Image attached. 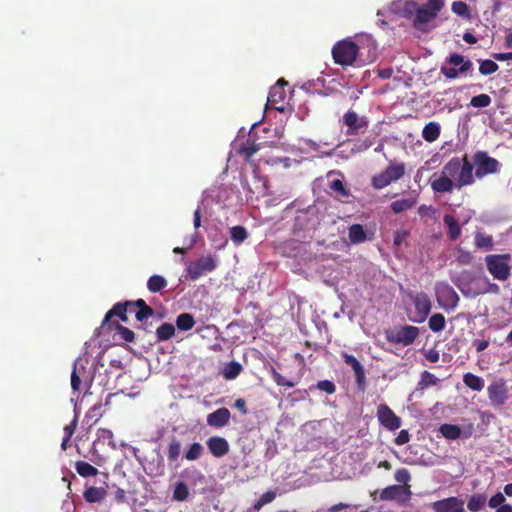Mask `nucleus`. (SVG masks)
Returning a JSON list of instances; mask_svg holds the SVG:
<instances>
[{
  "mask_svg": "<svg viewBox=\"0 0 512 512\" xmlns=\"http://www.w3.org/2000/svg\"><path fill=\"white\" fill-rule=\"evenodd\" d=\"M416 203L417 197L413 196L393 201L390 205V208L395 214H399L411 209L412 207L415 206Z\"/></svg>",
  "mask_w": 512,
  "mask_h": 512,
  "instance_id": "b1692460",
  "label": "nucleus"
},
{
  "mask_svg": "<svg viewBox=\"0 0 512 512\" xmlns=\"http://www.w3.org/2000/svg\"><path fill=\"white\" fill-rule=\"evenodd\" d=\"M444 293L446 295V299H447L448 305L451 308H455L457 306L458 301H459V296L457 295L455 290L452 287L447 285L445 287Z\"/></svg>",
  "mask_w": 512,
  "mask_h": 512,
  "instance_id": "8fccbe9b",
  "label": "nucleus"
},
{
  "mask_svg": "<svg viewBox=\"0 0 512 512\" xmlns=\"http://www.w3.org/2000/svg\"><path fill=\"white\" fill-rule=\"evenodd\" d=\"M445 63L452 66L443 65L440 69L441 74L447 79H456L459 74L468 72L473 66L471 60L465 59L464 56L457 53L450 54L446 58Z\"/></svg>",
  "mask_w": 512,
  "mask_h": 512,
  "instance_id": "0eeeda50",
  "label": "nucleus"
},
{
  "mask_svg": "<svg viewBox=\"0 0 512 512\" xmlns=\"http://www.w3.org/2000/svg\"><path fill=\"white\" fill-rule=\"evenodd\" d=\"M77 423H78V418H77V416H75L73 418V420L64 427V434H65L64 437L65 438L71 439V437L73 436V434L77 428Z\"/></svg>",
  "mask_w": 512,
  "mask_h": 512,
  "instance_id": "052dcab7",
  "label": "nucleus"
},
{
  "mask_svg": "<svg viewBox=\"0 0 512 512\" xmlns=\"http://www.w3.org/2000/svg\"><path fill=\"white\" fill-rule=\"evenodd\" d=\"M440 132H441L440 124L432 121V122L427 123L424 126V128L422 130V137L425 141L432 143L439 138Z\"/></svg>",
  "mask_w": 512,
  "mask_h": 512,
  "instance_id": "4be33fe9",
  "label": "nucleus"
},
{
  "mask_svg": "<svg viewBox=\"0 0 512 512\" xmlns=\"http://www.w3.org/2000/svg\"><path fill=\"white\" fill-rule=\"evenodd\" d=\"M230 418L231 413L229 409L222 407L208 414L206 421L211 427L222 428L229 423Z\"/></svg>",
  "mask_w": 512,
  "mask_h": 512,
  "instance_id": "f3484780",
  "label": "nucleus"
},
{
  "mask_svg": "<svg viewBox=\"0 0 512 512\" xmlns=\"http://www.w3.org/2000/svg\"><path fill=\"white\" fill-rule=\"evenodd\" d=\"M75 469L80 476L85 478L96 476L99 473L96 467L85 461H77L75 463Z\"/></svg>",
  "mask_w": 512,
  "mask_h": 512,
  "instance_id": "7c9ffc66",
  "label": "nucleus"
},
{
  "mask_svg": "<svg viewBox=\"0 0 512 512\" xmlns=\"http://www.w3.org/2000/svg\"><path fill=\"white\" fill-rule=\"evenodd\" d=\"M418 4L415 1H406L403 8V14L405 17H410L411 15H416V9H418Z\"/></svg>",
  "mask_w": 512,
  "mask_h": 512,
  "instance_id": "bf43d9fd",
  "label": "nucleus"
},
{
  "mask_svg": "<svg viewBox=\"0 0 512 512\" xmlns=\"http://www.w3.org/2000/svg\"><path fill=\"white\" fill-rule=\"evenodd\" d=\"M181 452V443L176 438H173L167 447V458L170 463H174L178 460Z\"/></svg>",
  "mask_w": 512,
  "mask_h": 512,
  "instance_id": "72a5a7b5",
  "label": "nucleus"
},
{
  "mask_svg": "<svg viewBox=\"0 0 512 512\" xmlns=\"http://www.w3.org/2000/svg\"><path fill=\"white\" fill-rule=\"evenodd\" d=\"M460 499L457 497H449L439 501H435L432 504V508L435 512H453L456 506H459Z\"/></svg>",
  "mask_w": 512,
  "mask_h": 512,
  "instance_id": "412c9836",
  "label": "nucleus"
},
{
  "mask_svg": "<svg viewBox=\"0 0 512 512\" xmlns=\"http://www.w3.org/2000/svg\"><path fill=\"white\" fill-rule=\"evenodd\" d=\"M487 393L489 400L495 406H502L508 399V388L503 379L492 382L488 388Z\"/></svg>",
  "mask_w": 512,
  "mask_h": 512,
  "instance_id": "ddd939ff",
  "label": "nucleus"
},
{
  "mask_svg": "<svg viewBox=\"0 0 512 512\" xmlns=\"http://www.w3.org/2000/svg\"><path fill=\"white\" fill-rule=\"evenodd\" d=\"M376 416L380 425L389 431H395L401 427V418L387 404L378 405Z\"/></svg>",
  "mask_w": 512,
  "mask_h": 512,
  "instance_id": "9b49d317",
  "label": "nucleus"
},
{
  "mask_svg": "<svg viewBox=\"0 0 512 512\" xmlns=\"http://www.w3.org/2000/svg\"><path fill=\"white\" fill-rule=\"evenodd\" d=\"M344 362L351 367L355 375V382L359 390L364 391L366 388V375L362 364L351 354L343 352L341 354Z\"/></svg>",
  "mask_w": 512,
  "mask_h": 512,
  "instance_id": "2eb2a0df",
  "label": "nucleus"
},
{
  "mask_svg": "<svg viewBox=\"0 0 512 512\" xmlns=\"http://www.w3.org/2000/svg\"><path fill=\"white\" fill-rule=\"evenodd\" d=\"M189 497V489L188 486L180 481L175 484L174 490H173V499L179 502H183L187 500Z\"/></svg>",
  "mask_w": 512,
  "mask_h": 512,
  "instance_id": "ea45409f",
  "label": "nucleus"
},
{
  "mask_svg": "<svg viewBox=\"0 0 512 512\" xmlns=\"http://www.w3.org/2000/svg\"><path fill=\"white\" fill-rule=\"evenodd\" d=\"M409 235H410V232L405 229H400V230L395 231L394 241H393L394 245L397 247L401 246L404 242H406Z\"/></svg>",
  "mask_w": 512,
  "mask_h": 512,
  "instance_id": "603ef678",
  "label": "nucleus"
},
{
  "mask_svg": "<svg viewBox=\"0 0 512 512\" xmlns=\"http://www.w3.org/2000/svg\"><path fill=\"white\" fill-rule=\"evenodd\" d=\"M452 11L461 17L470 18L469 6L463 1H454L451 6Z\"/></svg>",
  "mask_w": 512,
  "mask_h": 512,
  "instance_id": "a18cd8bd",
  "label": "nucleus"
},
{
  "mask_svg": "<svg viewBox=\"0 0 512 512\" xmlns=\"http://www.w3.org/2000/svg\"><path fill=\"white\" fill-rule=\"evenodd\" d=\"M473 260V256L469 251L459 249L456 261L461 265H470Z\"/></svg>",
  "mask_w": 512,
  "mask_h": 512,
  "instance_id": "864d4df0",
  "label": "nucleus"
},
{
  "mask_svg": "<svg viewBox=\"0 0 512 512\" xmlns=\"http://www.w3.org/2000/svg\"><path fill=\"white\" fill-rule=\"evenodd\" d=\"M234 407L237 408L243 415L248 414L246 401L243 398H239L234 402Z\"/></svg>",
  "mask_w": 512,
  "mask_h": 512,
  "instance_id": "774afa93",
  "label": "nucleus"
},
{
  "mask_svg": "<svg viewBox=\"0 0 512 512\" xmlns=\"http://www.w3.org/2000/svg\"><path fill=\"white\" fill-rule=\"evenodd\" d=\"M443 221L448 228V237L451 241H455L461 234V227L458 221L449 214L444 215Z\"/></svg>",
  "mask_w": 512,
  "mask_h": 512,
  "instance_id": "5701e85b",
  "label": "nucleus"
},
{
  "mask_svg": "<svg viewBox=\"0 0 512 512\" xmlns=\"http://www.w3.org/2000/svg\"><path fill=\"white\" fill-rule=\"evenodd\" d=\"M473 163L477 179H482L490 174H497L502 167V164L496 158L489 156L486 151H477L473 156Z\"/></svg>",
  "mask_w": 512,
  "mask_h": 512,
  "instance_id": "423d86ee",
  "label": "nucleus"
},
{
  "mask_svg": "<svg viewBox=\"0 0 512 512\" xmlns=\"http://www.w3.org/2000/svg\"><path fill=\"white\" fill-rule=\"evenodd\" d=\"M167 286V280L158 274H154L149 277L147 281V289L151 293H157L162 291Z\"/></svg>",
  "mask_w": 512,
  "mask_h": 512,
  "instance_id": "bb28decb",
  "label": "nucleus"
},
{
  "mask_svg": "<svg viewBox=\"0 0 512 512\" xmlns=\"http://www.w3.org/2000/svg\"><path fill=\"white\" fill-rule=\"evenodd\" d=\"M260 148V144H257L252 139H247L240 145L238 152L240 155H243L246 160H249L256 152L260 150Z\"/></svg>",
  "mask_w": 512,
  "mask_h": 512,
  "instance_id": "a878e982",
  "label": "nucleus"
},
{
  "mask_svg": "<svg viewBox=\"0 0 512 512\" xmlns=\"http://www.w3.org/2000/svg\"><path fill=\"white\" fill-rule=\"evenodd\" d=\"M215 268V260L211 256H206L190 262L187 266V273L192 280H197L202 275L213 271Z\"/></svg>",
  "mask_w": 512,
  "mask_h": 512,
  "instance_id": "f8f14e48",
  "label": "nucleus"
},
{
  "mask_svg": "<svg viewBox=\"0 0 512 512\" xmlns=\"http://www.w3.org/2000/svg\"><path fill=\"white\" fill-rule=\"evenodd\" d=\"M285 99V91L279 87L274 86L270 89L269 95L267 98V104H271L275 109L279 111H283V107H276V104L279 102H283Z\"/></svg>",
  "mask_w": 512,
  "mask_h": 512,
  "instance_id": "393cba45",
  "label": "nucleus"
},
{
  "mask_svg": "<svg viewBox=\"0 0 512 512\" xmlns=\"http://www.w3.org/2000/svg\"><path fill=\"white\" fill-rule=\"evenodd\" d=\"M394 477L398 483H402L404 485H407V482L411 478L409 471L405 468L396 470Z\"/></svg>",
  "mask_w": 512,
  "mask_h": 512,
  "instance_id": "6e6d98bb",
  "label": "nucleus"
},
{
  "mask_svg": "<svg viewBox=\"0 0 512 512\" xmlns=\"http://www.w3.org/2000/svg\"><path fill=\"white\" fill-rule=\"evenodd\" d=\"M316 387L327 394H333L336 391L335 384L330 380H321L317 383Z\"/></svg>",
  "mask_w": 512,
  "mask_h": 512,
  "instance_id": "5fc2aeb1",
  "label": "nucleus"
},
{
  "mask_svg": "<svg viewBox=\"0 0 512 512\" xmlns=\"http://www.w3.org/2000/svg\"><path fill=\"white\" fill-rule=\"evenodd\" d=\"M81 385V379L76 373V369L71 374V387L74 391H78Z\"/></svg>",
  "mask_w": 512,
  "mask_h": 512,
  "instance_id": "338daca9",
  "label": "nucleus"
},
{
  "mask_svg": "<svg viewBox=\"0 0 512 512\" xmlns=\"http://www.w3.org/2000/svg\"><path fill=\"white\" fill-rule=\"evenodd\" d=\"M445 325H446V320H445L444 315L441 313L433 314L428 321L429 329L433 332H440V331L444 330Z\"/></svg>",
  "mask_w": 512,
  "mask_h": 512,
  "instance_id": "e433bc0d",
  "label": "nucleus"
},
{
  "mask_svg": "<svg viewBox=\"0 0 512 512\" xmlns=\"http://www.w3.org/2000/svg\"><path fill=\"white\" fill-rule=\"evenodd\" d=\"M403 494L406 496V499L410 498L411 490L409 485H391L382 490L380 498L381 500H395Z\"/></svg>",
  "mask_w": 512,
  "mask_h": 512,
  "instance_id": "a211bd4d",
  "label": "nucleus"
},
{
  "mask_svg": "<svg viewBox=\"0 0 512 512\" xmlns=\"http://www.w3.org/2000/svg\"><path fill=\"white\" fill-rule=\"evenodd\" d=\"M242 371V366L238 362H230L223 371V376L227 380L235 379Z\"/></svg>",
  "mask_w": 512,
  "mask_h": 512,
  "instance_id": "c03bdc74",
  "label": "nucleus"
},
{
  "mask_svg": "<svg viewBox=\"0 0 512 512\" xmlns=\"http://www.w3.org/2000/svg\"><path fill=\"white\" fill-rule=\"evenodd\" d=\"M153 315H154V310L149 305L146 304L145 306L141 307V309H138L135 317L138 321L142 322L143 320H145Z\"/></svg>",
  "mask_w": 512,
  "mask_h": 512,
  "instance_id": "3c124183",
  "label": "nucleus"
},
{
  "mask_svg": "<svg viewBox=\"0 0 512 512\" xmlns=\"http://www.w3.org/2000/svg\"><path fill=\"white\" fill-rule=\"evenodd\" d=\"M106 490L102 487L90 486L83 492V498L88 503H100L106 497Z\"/></svg>",
  "mask_w": 512,
  "mask_h": 512,
  "instance_id": "aec40b11",
  "label": "nucleus"
},
{
  "mask_svg": "<svg viewBox=\"0 0 512 512\" xmlns=\"http://www.w3.org/2000/svg\"><path fill=\"white\" fill-rule=\"evenodd\" d=\"M460 158H451L442 168L440 176L431 181V188L435 193H451L456 188L455 176L460 175Z\"/></svg>",
  "mask_w": 512,
  "mask_h": 512,
  "instance_id": "f03ea898",
  "label": "nucleus"
},
{
  "mask_svg": "<svg viewBox=\"0 0 512 512\" xmlns=\"http://www.w3.org/2000/svg\"><path fill=\"white\" fill-rule=\"evenodd\" d=\"M132 305V302L131 301H126L124 303H117L113 306V308L111 310H109L103 321H102V324L101 326L104 327L108 324V322L110 321V319L114 316H117L119 317L122 321L124 322H127L128 321V318H127V311H128V307Z\"/></svg>",
  "mask_w": 512,
  "mask_h": 512,
  "instance_id": "6ab92c4d",
  "label": "nucleus"
},
{
  "mask_svg": "<svg viewBox=\"0 0 512 512\" xmlns=\"http://www.w3.org/2000/svg\"><path fill=\"white\" fill-rule=\"evenodd\" d=\"M463 382L473 391H481L484 388V380L470 372L464 374Z\"/></svg>",
  "mask_w": 512,
  "mask_h": 512,
  "instance_id": "c756f323",
  "label": "nucleus"
},
{
  "mask_svg": "<svg viewBox=\"0 0 512 512\" xmlns=\"http://www.w3.org/2000/svg\"><path fill=\"white\" fill-rule=\"evenodd\" d=\"M101 408H102L101 403L95 404L88 410L87 417L95 418V422H97L98 419L101 417Z\"/></svg>",
  "mask_w": 512,
  "mask_h": 512,
  "instance_id": "e2e57ef3",
  "label": "nucleus"
},
{
  "mask_svg": "<svg viewBox=\"0 0 512 512\" xmlns=\"http://www.w3.org/2000/svg\"><path fill=\"white\" fill-rule=\"evenodd\" d=\"M195 323V319L190 313H181L176 318V327L181 331L191 330Z\"/></svg>",
  "mask_w": 512,
  "mask_h": 512,
  "instance_id": "cd10ccee",
  "label": "nucleus"
},
{
  "mask_svg": "<svg viewBox=\"0 0 512 512\" xmlns=\"http://www.w3.org/2000/svg\"><path fill=\"white\" fill-rule=\"evenodd\" d=\"M486 502V497L482 494L473 495L467 503V508L471 512H478L483 508Z\"/></svg>",
  "mask_w": 512,
  "mask_h": 512,
  "instance_id": "37998d69",
  "label": "nucleus"
},
{
  "mask_svg": "<svg viewBox=\"0 0 512 512\" xmlns=\"http://www.w3.org/2000/svg\"><path fill=\"white\" fill-rule=\"evenodd\" d=\"M342 123L347 127L346 135L348 136L364 134L369 126L367 117L359 116L351 109L343 115Z\"/></svg>",
  "mask_w": 512,
  "mask_h": 512,
  "instance_id": "9d476101",
  "label": "nucleus"
},
{
  "mask_svg": "<svg viewBox=\"0 0 512 512\" xmlns=\"http://www.w3.org/2000/svg\"><path fill=\"white\" fill-rule=\"evenodd\" d=\"M474 163L470 162L468 156L465 154L460 158V175L456 179V189H461L464 186L472 185L475 181V173L473 174Z\"/></svg>",
  "mask_w": 512,
  "mask_h": 512,
  "instance_id": "4468645a",
  "label": "nucleus"
},
{
  "mask_svg": "<svg viewBox=\"0 0 512 512\" xmlns=\"http://www.w3.org/2000/svg\"><path fill=\"white\" fill-rule=\"evenodd\" d=\"M488 339H475L472 342V346L476 349L478 353L484 351L489 346Z\"/></svg>",
  "mask_w": 512,
  "mask_h": 512,
  "instance_id": "0e129e2a",
  "label": "nucleus"
},
{
  "mask_svg": "<svg viewBox=\"0 0 512 512\" xmlns=\"http://www.w3.org/2000/svg\"><path fill=\"white\" fill-rule=\"evenodd\" d=\"M510 254H490L485 257L488 272L494 279L506 281L511 275Z\"/></svg>",
  "mask_w": 512,
  "mask_h": 512,
  "instance_id": "7ed1b4c3",
  "label": "nucleus"
},
{
  "mask_svg": "<svg viewBox=\"0 0 512 512\" xmlns=\"http://www.w3.org/2000/svg\"><path fill=\"white\" fill-rule=\"evenodd\" d=\"M175 335V327L171 323H163L156 330V338L158 342L171 339Z\"/></svg>",
  "mask_w": 512,
  "mask_h": 512,
  "instance_id": "c85d7f7f",
  "label": "nucleus"
},
{
  "mask_svg": "<svg viewBox=\"0 0 512 512\" xmlns=\"http://www.w3.org/2000/svg\"><path fill=\"white\" fill-rule=\"evenodd\" d=\"M230 237L236 244L244 242L248 237V232L243 226H234L230 229Z\"/></svg>",
  "mask_w": 512,
  "mask_h": 512,
  "instance_id": "79ce46f5",
  "label": "nucleus"
},
{
  "mask_svg": "<svg viewBox=\"0 0 512 512\" xmlns=\"http://www.w3.org/2000/svg\"><path fill=\"white\" fill-rule=\"evenodd\" d=\"M424 355L425 358L431 363L438 362L440 358L439 352L436 349H429L428 351L425 352Z\"/></svg>",
  "mask_w": 512,
  "mask_h": 512,
  "instance_id": "69168bd1",
  "label": "nucleus"
},
{
  "mask_svg": "<svg viewBox=\"0 0 512 512\" xmlns=\"http://www.w3.org/2000/svg\"><path fill=\"white\" fill-rule=\"evenodd\" d=\"M405 174L404 163H390L384 171L373 176L372 186L375 189H382L390 183L397 181Z\"/></svg>",
  "mask_w": 512,
  "mask_h": 512,
  "instance_id": "6e6552de",
  "label": "nucleus"
},
{
  "mask_svg": "<svg viewBox=\"0 0 512 512\" xmlns=\"http://www.w3.org/2000/svg\"><path fill=\"white\" fill-rule=\"evenodd\" d=\"M438 382V379L436 376L428 371H423L421 373L420 380L417 384L418 390H424L430 386L436 385Z\"/></svg>",
  "mask_w": 512,
  "mask_h": 512,
  "instance_id": "58836bf2",
  "label": "nucleus"
},
{
  "mask_svg": "<svg viewBox=\"0 0 512 512\" xmlns=\"http://www.w3.org/2000/svg\"><path fill=\"white\" fill-rule=\"evenodd\" d=\"M329 188L334 192L335 196L338 198H347L350 196L349 189L346 188L343 181L340 179H335L330 182Z\"/></svg>",
  "mask_w": 512,
  "mask_h": 512,
  "instance_id": "4c0bfd02",
  "label": "nucleus"
},
{
  "mask_svg": "<svg viewBox=\"0 0 512 512\" xmlns=\"http://www.w3.org/2000/svg\"><path fill=\"white\" fill-rule=\"evenodd\" d=\"M207 448L209 452L215 458H221L225 456L229 452V443L228 441L220 436H212L206 441Z\"/></svg>",
  "mask_w": 512,
  "mask_h": 512,
  "instance_id": "dca6fc26",
  "label": "nucleus"
},
{
  "mask_svg": "<svg viewBox=\"0 0 512 512\" xmlns=\"http://www.w3.org/2000/svg\"><path fill=\"white\" fill-rule=\"evenodd\" d=\"M334 63L342 67L372 63L377 59V43L368 35L361 36L357 42L350 38L340 40L332 47Z\"/></svg>",
  "mask_w": 512,
  "mask_h": 512,
  "instance_id": "f257e3e1",
  "label": "nucleus"
},
{
  "mask_svg": "<svg viewBox=\"0 0 512 512\" xmlns=\"http://www.w3.org/2000/svg\"><path fill=\"white\" fill-rule=\"evenodd\" d=\"M183 475L187 478H189L191 476L194 480V483H196L197 481L202 483L205 480V476L199 470H197L195 468L185 469L183 471Z\"/></svg>",
  "mask_w": 512,
  "mask_h": 512,
  "instance_id": "4d7b16f0",
  "label": "nucleus"
},
{
  "mask_svg": "<svg viewBox=\"0 0 512 512\" xmlns=\"http://www.w3.org/2000/svg\"><path fill=\"white\" fill-rule=\"evenodd\" d=\"M474 244L479 249L490 250L493 247V238L492 236L486 235L482 232H476Z\"/></svg>",
  "mask_w": 512,
  "mask_h": 512,
  "instance_id": "f704fd0d",
  "label": "nucleus"
},
{
  "mask_svg": "<svg viewBox=\"0 0 512 512\" xmlns=\"http://www.w3.org/2000/svg\"><path fill=\"white\" fill-rule=\"evenodd\" d=\"M419 336V329L416 326L402 325L385 330V338L390 344L409 346Z\"/></svg>",
  "mask_w": 512,
  "mask_h": 512,
  "instance_id": "39448f33",
  "label": "nucleus"
},
{
  "mask_svg": "<svg viewBox=\"0 0 512 512\" xmlns=\"http://www.w3.org/2000/svg\"><path fill=\"white\" fill-rule=\"evenodd\" d=\"M348 237L352 243H362L366 240V233L362 225L353 224L349 228Z\"/></svg>",
  "mask_w": 512,
  "mask_h": 512,
  "instance_id": "2f4dec72",
  "label": "nucleus"
},
{
  "mask_svg": "<svg viewBox=\"0 0 512 512\" xmlns=\"http://www.w3.org/2000/svg\"><path fill=\"white\" fill-rule=\"evenodd\" d=\"M444 6V0H428L416 9L413 26L420 31H425V26L432 21Z\"/></svg>",
  "mask_w": 512,
  "mask_h": 512,
  "instance_id": "20e7f679",
  "label": "nucleus"
},
{
  "mask_svg": "<svg viewBox=\"0 0 512 512\" xmlns=\"http://www.w3.org/2000/svg\"><path fill=\"white\" fill-rule=\"evenodd\" d=\"M412 303L414 304L415 310L409 315L410 321L414 323L424 322L432 308V303L428 295L424 292L411 295Z\"/></svg>",
  "mask_w": 512,
  "mask_h": 512,
  "instance_id": "1a4fd4ad",
  "label": "nucleus"
},
{
  "mask_svg": "<svg viewBox=\"0 0 512 512\" xmlns=\"http://www.w3.org/2000/svg\"><path fill=\"white\" fill-rule=\"evenodd\" d=\"M491 97L487 94H479L471 98L470 105L474 108H485L491 104Z\"/></svg>",
  "mask_w": 512,
  "mask_h": 512,
  "instance_id": "49530a36",
  "label": "nucleus"
},
{
  "mask_svg": "<svg viewBox=\"0 0 512 512\" xmlns=\"http://www.w3.org/2000/svg\"><path fill=\"white\" fill-rule=\"evenodd\" d=\"M115 328L123 340H125L126 342L134 341L135 335L132 330H130L129 328H127L119 323L116 324Z\"/></svg>",
  "mask_w": 512,
  "mask_h": 512,
  "instance_id": "de8ad7c7",
  "label": "nucleus"
},
{
  "mask_svg": "<svg viewBox=\"0 0 512 512\" xmlns=\"http://www.w3.org/2000/svg\"><path fill=\"white\" fill-rule=\"evenodd\" d=\"M272 378L278 386H286V387H294L296 385L295 382L287 380L284 376H282L279 372H277L274 368L271 370Z\"/></svg>",
  "mask_w": 512,
  "mask_h": 512,
  "instance_id": "09e8293b",
  "label": "nucleus"
},
{
  "mask_svg": "<svg viewBox=\"0 0 512 512\" xmlns=\"http://www.w3.org/2000/svg\"><path fill=\"white\" fill-rule=\"evenodd\" d=\"M504 502H505L504 495L501 492H498L489 499L488 505L490 508H498L501 505H503Z\"/></svg>",
  "mask_w": 512,
  "mask_h": 512,
  "instance_id": "13d9d810",
  "label": "nucleus"
},
{
  "mask_svg": "<svg viewBox=\"0 0 512 512\" xmlns=\"http://www.w3.org/2000/svg\"><path fill=\"white\" fill-rule=\"evenodd\" d=\"M204 452V448L199 442L192 443L184 453V458L188 461L198 460Z\"/></svg>",
  "mask_w": 512,
  "mask_h": 512,
  "instance_id": "c9c22d12",
  "label": "nucleus"
},
{
  "mask_svg": "<svg viewBox=\"0 0 512 512\" xmlns=\"http://www.w3.org/2000/svg\"><path fill=\"white\" fill-rule=\"evenodd\" d=\"M439 431L449 440H456L461 436V428L454 424H443L440 426Z\"/></svg>",
  "mask_w": 512,
  "mask_h": 512,
  "instance_id": "473e14b6",
  "label": "nucleus"
},
{
  "mask_svg": "<svg viewBox=\"0 0 512 512\" xmlns=\"http://www.w3.org/2000/svg\"><path fill=\"white\" fill-rule=\"evenodd\" d=\"M498 69V64L493 60H479V73L482 75H491L495 73Z\"/></svg>",
  "mask_w": 512,
  "mask_h": 512,
  "instance_id": "a19ab883",
  "label": "nucleus"
},
{
  "mask_svg": "<svg viewBox=\"0 0 512 512\" xmlns=\"http://www.w3.org/2000/svg\"><path fill=\"white\" fill-rule=\"evenodd\" d=\"M409 441H410V434H409L408 430H406V429L401 430L394 440L395 444L398 446H402V445L408 443Z\"/></svg>",
  "mask_w": 512,
  "mask_h": 512,
  "instance_id": "680f3d73",
  "label": "nucleus"
}]
</instances>
